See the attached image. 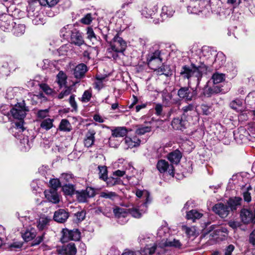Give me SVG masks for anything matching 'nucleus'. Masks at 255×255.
Listing matches in <instances>:
<instances>
[{
  "instance_id": "1",
  "label": "nucleus",
  "mask_w": 255,
  "mask_h": 255,
  "mask_svg": "<svg viewBox=\"0 0 255 255\" xmlns=\"http://www.w3.org/2000/svg\"><path fill=\"white\" fill-rule=\"evenodd\" d=\"M207 70V67L204 64H201L199 66H196L195 64H191L190 66L185 65L182 67L180 71V75L183 79L188 80V84L190 83V80L195 78L199 83L203 73Z\"/></svg>"
},
{
  "instance_id": "2",
  "label": "nucleus",
  "mask_w": 255,
  "mask_h": 255,
  "mask_svg": "<svg viewBox=\"0 0 255 255\" xmlns=\"http://www.w3.org/2000/svg\"><path fill=\"white\" fill-rule=\"evenodd\" d=\"M111 48L108 49L109 53L113 51L115 53L112 54V57L116 59L118 57V53H123L127 47L126 42L122 38L116 36L110 43Z\"/></svg>"
},
{
  "instance_id": "3",
  "label": "nucleus",
  "mask_w": 255,
  "mask_h": 255,
  "mask_svg": "<svg viewBox=\"0 0 255 255\" xmlns=\"http://www.w3.org/2000/svg\"><path fill=\"white\" fill-rule=\"evenodd\" d=\"M28 110L26 109L24 102L18 103L12 108L9 112H2L1 114L7 116L9 120V116L11 115L14 119L22 120L24 119L26 115V112Z\"/></svg>"
},
{
  "instance_id": "4",
  "label": "nucleus",
  "mask_w": 255,
  "mask_h": 255,
  "mask_svg": "<svg viewBox=\"0 0 255 255\" xmlns=\"http://www.w3.org/2000/svg\"><path fill=\"white\" fill-rule=\"evenodd\" d=\"M162 64V59L160 57V51H155L151 54L148 60L149 67L154 70L158 69Z\"/></svg>"
},
{
  "instance_id": "5",
  "label": "nucleus",
  "mask_w": 255,
  "mask_h": 255,
  "mask_svg": "<svg viewBox=\"0 0 255 255\" xmlns=\"http://www.w3.org/2000/svg\"><path fill=\"white\" fill-rule=\"evenodd\" d=\"M62 242H66L69 240L78 241L80 238V232L77 229L70 230L64 229L62 230Z\"/></svg>"
},
{
  "instance_id": "6",
  "label": "nucleus",
  "mask_w": 255,
  "mask_h": 255,
  "mask_svg": "<svg viewBox=\"0 0 255 255\" xmlns=\"http://www.w3.org/2000/svg\"><path fill=\"white\" fill-rule=\"evenodd\" d=\"M78 200L80 202H85L89 198L95 195V191L91 187H87L85 190L76 192Z\"/></svg>"
},
{
  "instance_id": "7",
  "label": "nucleus",
  "mask_w": 255,
  "mask_h": 255,
  "mask_svg": "<svg viewBox=\"0 0 255 255\" xmlns=\"http://www.w3.org/2000/svg\"><path fill=\"white\" fill-rule=\"evenodd\" d=\"M156 167L160 173L167 172L172 177L174 175V168L172 164L169 165L168 162L165 160H160L157 163Z\"/></svg>"
},
{
  "instance_id": "8",
  "label": "nucleus",
  "mask_w": 255,
  "mask_h": 255,
  "mask_svg": "<svg viewBox=\"0 0 255 255\" xmlns=\"http://www.w3.org/2000/svg\"><path fill=\"white\" fill-rule=\"evenodd\" d=\"M163 241V244L160 245L159 248H161L162 251L164 250V253L166 252V250L165 249V247H173L176 249H180L182 247V244L181 242L176 239L168 238L167 240L164 239Z\"/></svg>"
},
{
  "instance_id": "9",
  "label": "nucleus",
  "mask_w": 255,
  "mask_h": 255,
  "mask_svg": "<svg viewBox=\"0 0 255 255\" xmlns=\"http://www.w3.org/2000/svg\"><path fill=\"white\" fill-rule=\"evenodd\" d=\"M213 211L222 218L227 217L230 212L229 207L221 203L214 205L213 207Z\"/></svg>"
},
{
  "instance_id": "10",
  "label": "nucleus",
  "mask_w": 255,
  "mask_h": 255,
  "mask_svg": "<svg viewBox=\"0 0 255 255\" xmlns=\"http://www.w3.org/2000/svg\"><path fill=\"white\" fill-rule=\"evenodd\" d=\"M177 95L181 99L190 101L195 96L196 94L194 92H191L188 87H184L178 90Z\"/></svg>"
},
{
  "instance_id": "11",
  "label": "nucleus",
  "mask_w": 255,
  "mask_h": 255,
  "mask_svg": "<svg viewBox=\"0 0 255 255\" xmlns=\"http://www.w3.org/2000/svg\"><path fill=\"white\" fill-rule=\"evenodd\" d=\"M77 249L73 243H70L66 246H63L57 249V252L61 255H75Z\"/></svg>"
},
{
  "instance_id": "12",
  "label": "nucleus",
  "mask_w": 255,
  "mask_h": 255,
  "mask_svg": "<svg viewBox=\"0 0 255 255\" xmlns=\"http://www.w3.org/2000/svg\"><path fill=\"white\" fill-rule=\"evenodd\" d=\"M169 236V229L165 226L160 227L157 232V238L159 240L157 241V244L160 245L163 244V239L167 240L168 237Z\"/></svg>"
},
{
  "instance_id": "13",
  "label": "nucleus",
  "mask_w": 255,
  "mask_h": 255,
  "mask_svg": "<svg viewBox=\"0 0 255 255\" xmlns=\"http://www.w3.org/2000/svg\"><path fill=\"white\" fill-rule=\"evenodd\" d=\"M71 41L72 43L78 46H81L84 43L81 33L76 29H74L71 32Z\"/></svg>"
},
{
  "instance_id": "14",
  "label": "nucleus",
  "mask_w": 255,
  "mask_h": 255,
  "mask_svg": "<svg viewBox=\"0 0 255 255\" xmlns=\"http://www.w3.org/2000/svg\"><path fill=\"white\" fill-rule=\"evenodd\" d=\"M11 19L9 15H2L0 16V27L3 30H8L11 27H13V22L10 23Z\"/></svg>"
},
{
  "instance_id": "15",
  "label": "nucleus",
  "mask_w": 255,
  "mask_h": 255,
  "mask_svg": "<svg viewBox=\"0 0 255 255\" xmlns=\"http://www.w3.org/2000/svg\"><path fill=\"white\" fill-rule=\"evenodd\" d=\"M45 198L53 203L56 204L59 202V197L55 189H50L44 191Z\"/></svg>"
},
{
  "instance_id": "16",
  "label": "nucleus",
  "mask_w": 255,
  "mask_h": 255,
  "mask_svg": "<svg viewBox=\"0 0 255 255\" xmlns=\"http://www.w3.org/2000/svg\"><path fill=\"white\" fill-rule=\"evenodd\" d=\"M88 71L87 66L83 64H79L75 67L74 69L73 74L74 77L77 79L82 78Z\"/></svg>"
},
{
  "instance_id": "17",
  "label": "nucleus",
  "mask_w": 255,
  "mask_h": 255,
  "mask_svg": "<svg viewBox=\"0 0 255 255\" xmlns=\"http://www.w3.org/2000/svg\"><path fill=\"white\" fill-rule=\"evenodd\" d=\"M96 131L94 129H90L86 134L84 140V145L87 147H91L95 142V135Z\"/></svg>"
},
{
  "instance_id": "18",
  "label": "nucleus",
  "mask_w": 255,
  "mask_h": 255,
  "mask_svg": "<svg viewBox=\"0 0 255 255\" xmlns=\"http://www.w3.org/2000/svg\"><path fill=\"white\" fill-rule=\"evenodd\" d=\"M68 213L64 209H59L56 211L54 215V220L58 223H64L68 218Z\"/></svg>"
},
{
  "instance_id": "19",
  "label": "nucleus",
  "mask_w": 255,
  "mask_h": 255,
  "mask_svg": "<svg viewBox=\"0 0 255 255\" xmlns=\"http://www.w3.org/2000/svg\"><path fill=\"white\" fill-rule=\"evenodd\" d=\"M182 157L181 152L176 149L168 154L167 158L172 163V164H178Z\"/></svg>"
},
{
  "instance_id": "20",
  "label": "nucleus",
  "mask_w": 255,
  "mask_h": 255,
  "mask_svg": "<svg viewBox=\"0 0 255 255\" xmlns=\"http://www.w3.org/2000/svg\"><path fill=\"white\" fill-rule=\"evenodd\" d=\"M241 217L242 221L245 224H248L254 221L253 213L248 209H243L241 212Z\"/></svg>"
},
{
  "instance_id": "21",
  "label": "nucleus",
  "mask_w": 255,
  "mask_h": 255,
  "mask_svg": "<svg viewBox=\"0 0 255 255\" xmlns=\"http://www.w3.org/2000/svg\"><path fill=\"white\" fill-rule=\"evenodd\" d=\"M159 247V245L157 244L151 247H146L143 249V253L144 255H151L155 252L158 254L164 253V250L162 251L161 248Z\"/></svg>"
},
{
  "instance_id": "22",
  "label": "nucleus",
  "mask_w": 255,
  "mask_h": 255,
  "mask_svg": "<svg viewBox=\"0 0 255 255\" xmlns=\"http://www.w3.org/2000/svg\"><path fill=\"white\" fill-rule=\"evenodd\" d=\"M135 194L136 196L138 198H141L142 196H143L146 198V201L143 204V207L145 208L147 207V204L149 203L151 201V199L150 198L149 193L145 190H141L139 189H137L136 190Z\"/></svg>"
},
{
  "instance_id": "23",
  "label": "nucleus",
  "mask_w": 255,
  "mask_h": 255,
  "mask_svg": "<svg viewBox=\"0 0 255 255\" xmlns=\"http://www.w3.org/2000/svg\"><path fill=\"white\" fill-rule=\"evenodd\" d=\"M186 122L179 118H175L173 120L171 125L173 128L176 130H183L185 128Z\"/></svg>"
},
{
  "instance_id": "24",
  "label": "nucleus",
  "mask_w": 255,
  "mask_h": 255,
  "mask_svg": "<svg viewBox=\"0 0 255 255\" xmlns=\"http://www.w3.org/2000/svg\"><path fill=\"white\" fill-rule=\"evenodd\" d=\"M112 132L113 137H124L127 134V129L125 127H118L113 129Z\"/></svg>"
},
{
  "instance_id": "25",
  "label": "nucleus",
  "mask_w": 255,
  "mask_h": 255,
  "mask_svg": "<svg viewBox=\"0 0 255 255\" xmlns=\"http://www.w3.org/2000/svg\"><path fill=\"white\" fill-rule=\"evenodd\" d=\"M242 199L240 197L230 198L227 203L232 210H236L238 206L241 205Z\"/></svg>"
},
{
  "instance_id": "26",
  "label": "nucleus",
  "mask_w": 255,
  "mask_h": 255,
  "mask_svg": "<svg viewBox=\"0 0 255 255\" xmlns=\"http://www.w3.org/2000/svg\"><path fill=\"white\" fill-rule=\"evenodd\" d=\"M181 230L185 233L188 238L194 236L196 232L195 226L188 227L186 225H182L181 226Z\"/></svg>"
},
{
  "instance_id": "27",
  "label": "nucleus",
  "mask_w": 255,
  "mask_h": 255,
  "mask_svg": "<svg viewBox=\"0 0 255 255\" xmlns=\"http://www.w3.org/2000/svg\"><path fill=\"white\" fill-rule=\"evenodd\" d=\"M203 216V214L199 213L196 210H192L187 213L186 217L188 220H192L194 222L196 219H199Z\"/></svg>"
},
{
  "instance_id": "28",
  "label": "nucleus",
  "mask_w": 255,
  "mask_h": 255,
  "mask_svg": "<svg viewBox=\"0 0 255 255\" xmlns=\"http://www.w3.org/2000/svg\"><path fill=\"white\" fill-rule=\"evenodd\" d=\"M174 13V10L170 6H164L162 7L161 16L163 18L172 16Z\"/></svg>"
},
{
  "instance_id": "29",
  "label": "nucleus",
  "mask_w": 255,
  "mask_h": 255,
  "mask_svg": "<svg viewBox=\"0 0 255 255\" xmlns=\"http://www.w3.org/2000/svg\"><path fill=\"white\" fill-rule=\"evenodd\" d=\"M125 142L127 145V148H132L139 145L140 140L136 138H133L132 139L130 137H126L125 138Z\"/></svg>"
},
{
  "instance_id": "30",
  "label": "nucleus",
  "mask_w": 255,
  "mask_h": 255,
  "mask_svg": "<svg viewBox=\"0 0 255 255\" xmlns=\"http://www.w3.org/2000/svg\"><path fill=\"white\" fill-rule=\"evenodd\" d=\"M215 233L218 238L221 240L225 239L228 236V231L225 227H220L215 231Z\"/></svg>"
},
{
  "instance_id": "31",
  "label": "nucleus",
  "mask_w": 255,
  "mask_h": 255,
  "mask_svg": "<svg viewBox=\"0 0 255 255\" xmlns=\"http://www.w3.org/2000/svg\"><path fill=\"white\" fill-rule=\"evenodd\" d=\"M49 219L45 216H41L37 221V227L39 230L44 229L49 223Z\"/></svg>"
},
{
  "instance_id": "32",
  "label": "nucleus",
  "mask_w": 255,
  "mask_h": 255,
  "mask_svg": "<svg viewBox=\"0 0 255 255\" xmlns=\"http://www.w3.org/2000/svg\"><path fill=\"white\" fill-rule=\"evenodd\" d=\"M113 212L115 216L119 219L125 218L128 214L127 209L123 208L116 207L114 209Z\"/></svg>"
},
{
  "instance_id": "33",
  "label": "nucleus",
  "mask_w": 255,
  "mask_h": 255,
  "mask_svg": "<svg viewBox=\"0 0 255 255\" xmlns=\"http://www.w3.org/2000/svg\"><path fill=\"white\" fill-rule=\"evenodd\" d=\"M151 130V127L138 125L136 126L135 133L137 135H141L145 133L149 132Z\"/></svg>"
},
{
  "instance_id": "34",
  "label": "nucleus",
  "mask_w": 255,
  "mask_h": 255,
  "mask_svg": "<svg viewBox=\"0 0 255 255\" xmlns=\"http://www.w3.org/2000/svg\"><path fill=\"white\" fill-rule=\"evenodd\" d=\"M36 235L34 230L31 229L30 231H26L22 235L23 239L26 242H28L33 239Z\"/></svg>"
},
{
  "instance_id": "35",
  "label": "nucleus",
  "mask_w": 255,
  "mask_h": 255,
  "mask_svg": "<svg viewBox=\"0 0 255 255\" xmlns=\"http://www.w3.org/2000/svg\"><path fill=\"white\" fill-rule=\"evenodd\" d=\"M243 102L240 100H236L232 101L230 103V107L238 111V112H242L243 111V108L242 107Z\"/></svg>"
},
{
  "instance_id": "36",
  "label": "nucleus",
  "mask_w": 255,
  "mask_h": 255,
  "mask_svg": "<svg viewBox=\"0 0 255 255\" xmlns=\"http://www.w3.org/2000/svg\"><path fill=\"white\" fill-rule=\"evenodd\" d=\"M71 125L68 120L63 119L60 122L59 128L60 130L69 131L71 130Z\"/></svg>"
},
{
  "instance_id": "37",
  "label": "nucleus",
  "mask_w": 255,
  "mask_h": 255,
  "mask_svg": "<svg viewBox=\"0 0 255 255\" xmlns=\"http://www.w3.org/2000/svg\"><path fill=\"white\" fill-rule=\"evenodd\" d=\"M144 207L145 208L144 210L142 209L140 211H139V210L137 208H132L131 209H129V214L134 218H139L141 217L142 214L144 213L146 210L147 208H145V207Z\"/></svg>"
},
{
  "instance_id": "38",
  "label": "nucleus",
  "mask_w": 255,
  "mask_h": 255,
  "mask_svg": "<svg viewBox=\"0 0 255 255\" xmlns=\"http://www.w3.org/2000/svg\"><path fill=\"white\" fill-rule=\"evenodd\" d=\"M52 119L48 118L42 121L40 124V127L46 130L50 129L53 127Z\"/></svg>"
},
{
  "instance_id": "39",
  "label": "nucleus",
  "mask_w": 255,
  "mask_h": 255,
  "mask_svg": "<svg viewBox=\"0 0 255 255\" xmlns=\"http://www.w3.org/2000/svg\"><path fill=\"white\" fill-rule=\"evenodd\" d=\"M98 169L99 170V178L104 181L107 180L108 178L107 167L106 166H99Z\"/></svg>"
},
{
  "instance_id": "40",
  "label": "nucleus",
  "mask_w": 255,
  "mask_h": 255,
  "mask_svg": "<svg viewBox=\"0 0 255 255\" xmlns=\"http://www.w3.org/2000/svg\"><path fill=\"white\" fill-rule=\"evenodd\" d=\"M100 197L106 199L114 200L116 197H117V195L114 192L106 191L101 192Z\"/></svg>"
},
{
  "instance_id": "41",
  "label": "nucleus",
  "mask_w": 255,
  "mask_h": 255,
  "mask_svg": "<svg viewBox=\"0 0 255 255\" xmlns=\"http://www.w3.org/2000/svg\"><path fill=\"white\" fill-rule=\"evenodd\" d=\"M225 79V75L222 73H215L212 76V80L215 84L220 83Z\"/></svg>"
},
{
  "instance_id": "42",
  "label": "nucleus",
  "mask_w": 255,
  "mask_h": 255,
  "mask_svg": "<svg viewBox=\"0 0 255 255\" xmlns=\"http://www.w3.org/2000/svg\"><path fill=\"white\" fill-rule=\"evenodd\" d=\"M57 82L60 87L65 85L67 77L65 74L60 71L57 76Z\"/></svg>"
},
{
  "instance_id": "43",
  "label": "nucleus",
  "mask_w": 255,
  "mask_h": 255,
  "mask_svg": "<svg viewBox=\"0 0 255 255\" xmlns=\"http://www.w3.org/2000/svg\"><path fill=\"white\" fill-rule=\"evenodd\" d=\"M13 27V33L16 36L22 35L25 31V26L23 24H18Z\"/></svg>"
},
{
  "instance_id": "44",
  "label": "nucleus",
  "mask_w": 255,
  "mask_h": 255,
  "mask_svg": "<svg viewBox=\"0 0 255 255\" xmlns=\"http://www.w3.org/2000/svg\"><path fill=\"white\" fill-rule=\"evenodd\" d=\"M87 37L90 41L94 42L97 40L96 36L94 32V30L92 28L90 27H88L87 28Z\"/></svg>"
},
{
  "instance_id": "45",
  "label": "nucleus",
  "mask_w": 255,
  "mask_h": 255,
  "mask_svg": "<svg viewBox=\"0 0 255 255\" xmlns=\"http://www.w3.org/2000/svg\"><path fill=\"white\" fill-rule=\"evenodd\" d=\"M93 20V17H92V14L87 13L80 19V21L84 24L89 25L92 22Z\"/></svg>"
},
{
  "instance_id": "46",
  "label": "nucleus",
  "mask_w": 255,
  "mask_h": 255,
  "mask_svg": "<svg viewBox=\"0 0 255 255\" xmlns=\"http://www.w3.org/2000/svg\"><path fill=\"white\" fill-rule=\"evenodd\" d=\"M58 1L59 0H39V2L41 5L52 7L55 5Z\"/></svg>"
},
{
  "instance_id": "47",
  "label": "nucleus",
  "mask_w": 255,
  "mask_h": 255,
  "mask_svg": "<svg viewBox=\"0 0 255 255\" xmlns=\"http://www.w3.org/2000/svg\"><path fill=\"white\" fill-rule=\"evenodd\" d=\"M63 191L66 194L71 195L74 193V188L72 185L66 184L63 187Z\"/></svg>"
},
{
  "instance_id": "48",
  "label": "nucleus",
  "mask_w": 255,
  "mask_h": 255,
  "mask_svg": "<svg viewBox=\"0 0 255 255\" xmlns=\"http://www.w3.org/2000/svg\"><path fill=\"white\" fill-rule=\"evenodd\" d=\"M141 14L147 18L152 16L154 14V11L150 8H148L146 7L143 8L141 11Z\"/></svg>"
},
{
  "instance_id": "49",
  "label": "nucleus",
  "mask_w": 255,
  "mask_h": 255,
  "mask_svg": "<svg viewBox=\"0 0 255 255\" xmlns=\"http://www.w3.org/2000/svg\"><path fill=\"white\" fill-rule=\"evenodd\" d=\"M225 61V56L222 53H218L215 58L214 64L219 63V64L222 65L224 64Z\"/></svg>"
},
{
  "instance_id": "50",
  "label": "nucleus",
  "mask_w": 255,
  "mask_h": 255,
  "mask_svg": "<svg viewBox=\"0 0 255 255\" xmlns=\"http://www.w3.org/2000/svg\"><path fill=\"white\" fill-rule=\"evenodd\" d=\"M92 97V94L91 92L88 90L85 91L81 98V101L83 102H89Z\"/></svg>"
},
{
  "instance_id": "51",
  "label": "nucleus",
  "mask_w": 255,
  "mask_h": 255,
  "mask_svg": "<svg viewBox=\"0 0 255 255\" xmlns=\"http://www.w3.org/2000/svg\"><path fill=\"white\" fill-rule=\"evenodd\" d=\"M52 189L56 190V188L59 187L61 186V183L58 179H52L50 180L49 182Z\"/></svg>"
},
{
  "instance_id": "52",
  "label": "nucleus",
  "mask_w": 255,
  "mask_h": 255,
  "mask_svg": "<svg viewBox=\"0 0 255 255\" xmlns=\"http://www.w3.org/2000/svg\"><path fill=\"white\" fill-rule=\"evenodd\" d=\"M61 34L64 37H66L71 34V31L70 30L69 25H67L61 29Z\"/></svg>"
},
{
  "instance_id": "53",
  "label": "nucleus",
  "mask_w": 255,
  "mask_h": 255,
  "mask_svg": "<svg viewBox=\"0 0 255 255\" xmlns=\"http://www.w3.org/2000/svg\"><path fill=\"white\" fill-rule=\"evenodd\" d=\"M69 103L75 111L78 109V106L75 99V95H72L69 98Z\"/></svg>"
},
{
  "instance_id": "54",
  "label": "nucleus",
  "mask_w": 255,
  "mask_h": 255,
  "mask_svg": "<svg viewBox=\"0 0 255 255\" xmlns=\"http://www.w3.org/2000/svg\"><path fill=\"white\" fill-rule=\"evenodd\" d=\"M71 92V88L70 87H67L66 90L64 91H62L58 95V98L59 99H63L66 96L69 95Z\"/></svg>"
},
{
  "instance_id": "55",
  "label": "nucleus",
  "mask_w": 255,
  "mask_h": 255,
  "mask_svg": "<svg viewBox=\"0 0 255 255\" xmlns=\"http://www.w3.org/2000/svg\"><path fill=\"white\" fill-rule=\"evenodd\" d=\"M105 78L104 77L99 78L97 77V81L95 82V88L98 90H100L103 87V80Z\"/></svg>"
},
{
  "instance_id": "56",
  "label": "nucleus",
  "mask_w": 255,
  "mask_h": 255,
  "mask_svg": "<svg viewBox=\"0 0 255 255\" xmlns=\"http://www.w3.org/2000/svg\"><path fill=\"white\" fill-rule=\"evenodd\" d=\"M40 87L41 89L47 94H51L52 92V89L45 84H40Z\"/></svg>"
},
{
  "instance_id": "57",
  "label": "nucleus",
  "mask_w": 255,
  "mask_h": 255,
  "mask_svg": "<svg viewBox=\"0 0 255 255\" xmlns=\"http://www.w3.org/2000/svg\"><path fill=\"white\" fill-rule=\"evenodd\" d=\"M48 110H39L37 113V117L43 119L48 116Z\"/></svg>"
},
{
  "instance_id": "58",
  "label": "nucleus",
  "mask_w": 255,
  "mask_h": 255,
  "mask_svg": "<svg viewBox=\"0 0 255 255\" xmlns=\"http://www.w3.org/2000/svg\"><path fill=\"white\" fill-rule=\"evenodd\" d=\"M235 249L233 245H229L225 250L224 255H232V253Z\"/></svg>"
},
{
  "instance_id": "59",
  "label": "nucleus",
  "mask_w": 255,
  "mask_h": 255,
  "mask_svg": "<svg viewBox=\"0 0 255 255\" xmlns=\"http://www.w3.org/2000/svg\"><path fill=\"white\" fill-rule=\"evenodd\" d=\"M33 9V7L32 5L29 6V7L27 8V15L28 17H32L37 15V11L34 12V10Z\"/></svg>"
},
{
  "instance_id": "60",
  "label": "nucleus",
  "mask_w": 255,
  "mask_h": 255,
  "mask_svg": "<svg viewBox=\"0 0 255 255\" xmlns=\"http://www.w3.org/2000/svg\"><path fill=\"white\" fill-rule=\"evenodd\" d=\"M215 94L212 87H207L204 90V94L205 96L209 97L212 95Z\"/></svg>"
},
{
  "instance_id": "61",
  "label": "nucleus",
  "mask_w": 255,
  "mask_h": 255,
  "mask_svg": "<svg viewBox=\"0 0 255 255\" xmlns=\"http://www.w3.org/2000/svg\"><path fill=\"white\" fill-rule=\"evenodd\" d=\"M194 109V106L193 104H188V105L182 108V111L184 114L189 112L192 111Z\"/></svg>"
},
{
  "instance_id": "62",
  "label": "nucleus",
  "mask_w": 255,
  "mask_h": 255,
  "mask_svg": "<svg viewBox=\"0 0 255 255\" xmlns=\"http://www.w3.org/2000/svg\"><path fill=\"white\" fill-rule=\"evenodd\" d=\"M93 48L88 47L83 52V56L87 58L88 60L90 59V54L91 53Z\"/></svg>"
},
{
  "instance_id": "63",
  "label": "nucleus",
  "mask_w": 255,
  "mask_h": 255,
  "mask_svg": "<svg viewBox=\"0 0 255 255\" xmlns=\"http://www.w3.org/2000/svg\"><path fill=\"white\" fill-rule=\"evenodd\" d=\"M201 109L203 114L208 115L210 114V108L207 105H203L201 106Z\"/></svg>"
},
{
  "instance_id": "64",
  "label": "nucleus",
  "mask_w": 255,
  "mask_h": 255,
  "mask_svg": "<svg viewBox=\"0 0 255 255\" xmlns=\"http://www.w3.org/2000/svg\"><path fill=\"white\" fill-rule=\"evenodd\" d=\"M249 242L253 246H255V229L251 233L250 235Z\"/></svg>"
}]
</instances>
